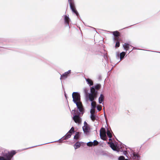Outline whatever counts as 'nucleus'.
<instances>
[{
    "label": "nucleus",
    "mask_w": 160,
    "mask_h": 160,
    "mask_svg": "<svg viewBox=\"0 0 160 160\" xmlns=\"http://www.w3.org/2000/svg\"><path fill=\"white\" fill-rule=\"evenodd\" d=\"M73 101L76 103L77 107L80 111L83 110V108L81 102H80V99L79 94L77 92H73L72 94Z\"/></svg>",
    "instance_id": "1"
},
{
    "label": "nucleus",
    "mask_w": 160,
    "mask_h": 160,
    "mask_svg": "<svg viewBox=\"0 0 160 160\" xmlns=\"http://www.w3.org/2000/svg\"><path fill=\"white\" fill-rule=\"evenodd\" d=\"M16 153L15 151H12L11 153H8L4 157H0V160H10L11 157Z\"/></svg>",
    "instance_id": "2"
},
{
    "label": "nucleus",
    "mask_w": 160,
    "mask_h": 160,
    "mask_svg": "<svg viewBox=\"0 0 160 160\" xmlns=\"http://www.w3.org/2000/svg\"><path fill=\"white\" fill-rule=\"evenodd\" d=\"M100 136L102 139L105 140L106 138V132L105 129L102 128L100 130Z\"/></svg>",
    "instance_id": "3"
},
{
    "label": "nucleus",
    "mask_w": 160,
    "mask_h": 160,
    "mask_svg": "<svg viewBox=\"0 0 160 160\" xmlns=\"http://www.w3.org/2000/svg\"><path fill=\"white\" fill-rule=\"evenodd\" d=\"M95 111H93V110H90L91 116L90 118L92 121H94L95 120H96L97 117L95 114Z\"/></svg>",
    "instance_id": "4"
},
{
    "label": "nucleus",
    "mask_w": 160,
    "mask_h": 160,
    "mask_svg": "<svg viewBox=\"0 0 160 160\" xmlns=\"http://www.w3.org/2000/svg\"><path fill=\"white\" fill-rule=\"evenodd\" d=\"M83 130L84 133H87L89 131V128L88 127V125L86 122H84V126H83Z\"/></svg>",
    "instance_id": "5"
},
{
    "label": "nucleus",
    "mask_w": 160,
    "mask_h": 160,
    "mask_svg": "<svg viewBox=\"0 0 160 160\" xmlns=\"http://www.w3.org/2000/svg\"><path fill=\"white\" fill-rule=\"evenodd\" d=\"M98 144V142L96 140H94L93 142H90L87 144L88 146L92 147L97 145Z\"/></svg>",
    "instance_id": "6"
},
{
    "label": "nucleus",
    "mask_w": 160,
    "mask_h": 160,
    "mask_svg": "<svg viewBox=\"0 0 160 160\" xmlns=\"http://www.w3.org/2000/svg\"><path fill=\"white\" fill-rule=\"evenodd\" d=\"M97 94H93L90 93L89 94V100L91 101H92L94 100L95 98H97Z\"/></svg>",
    "instance_id": "7"
},
{
    "label": "nucleus",
    "mask_w": 160,
    "mask_h": 160,
    "mask_svg": "<svg viewBox=\"0 0 160 160\" xmlns=\"http://www.w3.org/2000/svg\"><path fill=\"white\" fill-rule=\"evenodd\" d=\"M73 119L76 123H79L81 122V120L79 117L78 116H74Z\"/></svg>",
    "instance_id": "8"
},
{
    "label": "nucleus",
    "mask_w": 160,
    "mask_h": 160,
    "mask_svg": "<svg viewBox=\"0 0 160 160\" xmlns=\"http://www.w3.org/2000/svg\"><path fill=\"white\" fill-rule=\"evenodd\" d=\"M104 96L102 94H101L98 98V101L99 103H102L104 100Z\"/></svg>",
    "instance_id": "9"
},
{
    "label": "nucleus",
    "mask_w": 160,
    "mask_h": 160,
    "mask_svg": "<svg viewBox=\"0 0 160 160\" xmlns=\"http://www.w3.org/2000/svg\"><path fill=\"white\" fill-rule=\"evenodd\" d=\"M92 102L91 103V106H92V108L91 110H93V111H95V108H96V102L95 101H92Z\"/></svg>",
    "instance_id": "10"
},
{
    "label": "nucleus",
    "mask_w": 160,
    "mask_h": 160,
    "mask_svg": "<svg viewBox=\"0 0 160 160\" xmlns=\"http://www.w3.org/2000/svg\"><path fill=\"white\" fill-rule=\"evenodd\" d=\"M81 146V143L80 142H76L74 145V147L75 149L79 148Z\"/></svg>",
    "instance_id": "11"
},
{
    "label": "nucleus",
    "mask_w": 160,
    "mask_h": 160,
    "mask_svg": "<svg viewBox=\"0 0 160 160\" xmlns=\"http://www.w3.org/2000/svg\"><path fill=\"white\" fill-rule=\"evenodd\" d=\"M91 91V94H97L98 93V92L96 91H95L94 88L93 87H92L90 89Z\"/></svg>",
    "instance_id": "12"
},
{
    "label": "nucleus",
    "mask_w": 160,
    "mask_h": 160,
    "mask_svg": "<svg viewBox=\"0 0 160 160\" xmlns=\"http://www.w3.org/2000/svg\"><path fill=\"white\" fill-rule=\"evenodd\" d=\"M110 146L113 150L117 151V148L116 146L113 143H110Z\"/></svg>",
    "instance_id": "13"
},
{
    "label": "nucleus",
    "mask_w": 160,
    "mask_h": 160,
    "mask_svg": "<svg viewBox=\"0 0 160 160\" xmlns=\"http://www.w3.org/2000/svg\"><path fill=\"white\" fill-rule=\"evenodd\" d=\"M86 80L88 84H89L90 86L92 85L93 84V82L91 80L89 79H87Z\"/></svg>",
    "instance_id": "14"
},
{
    "label": "nucleus",
    "mask_w": 160,
    "mask_h": 160,
    "mask_svg": "<svg viewBox=\"0 0 160 160\" xmlns=\"http://www.w3.org/2000/svg\"><path fill=\"white\" fill-rule=\"evenodd\" d=\"M80 136V134L79 132H77L76 133L75 136L74 137V138L75 139L77 140L78 139Z\"/></svg>",
    "instance_id": "15"
},
{
    "label": "nucleus",
    "mask_w": 160,
    "mask_h": 160,
    "mask_svg": "<svg viewBox=\"0 0 160 160\" xmlns=\"http://www.w3.org/2000/svg\"><path fill=\"white\" fill-rule=\"evenodd\" d=\"M129 45L126 43L124 44L123 45L124 48L126 50H128L129 49Z\"/></svg>",
    "instance_id": "16"
},
{
    "label": "nucleus",
    "mask_w": 160,
    "mask_h": 160,
    "mask_svg": "<svg viewBox=\"0 0 160 160\" xmlns=\"http://www.w3.org/2000/svg\"><path fill=\"white\" fill-rule=\"evenodd\" d=\"M125 54L126 53L124 52H122L120 54V59L121 60L123 58Z\"/></svg>",
    "instance_id": "17"
},
{
    "label": "nucleus",
    "mask_w": 160,
    "mask_h": 160,
    "mask_svg": "<svg viewBox=\"0 0 160 160\" xmlns=\"http://www.w3.org/2000/svg\"><path fill=\"white\" fill-rule=\"evenodd\" d=\"M71 134H70L69 133H68L65 136V137L63 138V139H67L71 137Z\"/></svg>",
    "instance_id": "18"
},
{
    "label": "nucleus",
    "mask_w": 160,
    "mask_h": 160,
    "mask_svg": "<svg viewBox=\"0 0 160 160\" xmlns=\"http://www.w3.org/2000/svg\"><path fill=\"white\" fill-rule=\"evenodd\" d=\"M71 71L69 70L68 72H65L62 76H61V78H62L64 76H67V75Z\"/></svg>",
    "instance_id": "19"
},
{
    "label": "nucleus",
    "mask_w": 160,
    "mask_h": 160,
    "mask_svg": "<svg viewBox=\"0 0 160 160\" xmlns=\"http://www.w3.org/2000/svg\"><path fill=\"white\" fill-rule=\"evenodd\" d=\"M107 135L109 138H111L112 137V134L110 132L109 130H108L107 131Z\"/></svg>",
    "instance_id": "20"
},
{
    "label": "nucleus",
    "mask_w": 160,
    "mask_h": 160,
    "mask_svg": "<svg viewBox=\"0 0 160 160\" xmlns=\"http://www.w3.org/2000/svg\"><path fill=\"white\" fill-rule=\"evenodd\" d=\"M70 7H71V9H72V11L73 12H74L77 15H78V13H77V12L75 10L74 8L72 7V5L71 4H70Z\"/></svg>",
    "instance_id": "21"
},
{
    "label": "nucleus",
    "mask_w": 160,
    "mask_h": 160,
    "mask_svg": "<svg viewBox=\"0 0 160 160\" xmlns=\"http://www.w3.org/2000/svg\"><path fill=\"white\" fill-rule=\"evenodd\" d=\"M113 34L115 36H118L119 35V33L117 31H115L113 32Z\"/></svg>",
    "instance_id": "22"
},
{
    "label": "nucleus",
    "mask_w": 160,
    "mask_h": 160,
    "mask_svg": "<svg viewBox=\"0 0 160 160\" xmlns=\"http://www.w3.org/2000/svg\"><path fill=\"white\" fill-rule=\"evenodd\" d=\"M74 128L72 127L71 128V129L69 130V131L68 132V133H70L71 134H72V133L74 132Z\"/></svg>",
    "instance_id": "23"
},
{
    "label": "nucleus",
    "mask_w": 160,
    "mask_h": 160,
    "mask_svg": "<svg viewBox=\"0 0 160 160\" xmlns=\"http://www.w3.org/2000/svg\"><path fill=\"white\" fill-rule=\"evenodd\" d=\"M69 18L68 16H65V22L68 23L69 22Z\"/></svg>",
    "instance_id": "24"
},
{
    "label": "nucleus",
    "mask_w": 160,
    "mask_h": 160,
    "mask_svg": "<svg viewBox=\"0 0 160 160\" xmlns=\"http://www.w3.org/2000/svg\"><path fill=\"white\" fill-rule=\"evenodd\" d=\"M97 109L99 111H100L102 109V106L100 105H98L97 106Z\"/></svg>",
    "instance_id": "25"
},
{
    "label": "nucleus",
    "mask_w": 160,
    "mask_h": 160,
    "mask_svg": "<svg viewBox=\"0 0 160 160\" xmlns=\"http://www.w3.org/2000/svg\"><path fill=\"white\" fill-rule=\"evenodd\" d=\"M100 87V85L99 84H97L95 86V88L97 89H99Z\"/></svg>",
    "instance_id": "26"
},
{
    "label": "nucleus",
    "mask_w": 160,
    "mask_h": 160,
    "mask_svg": "<svg viewBox=\"0 0 160 160\" xmlns=\"http://www.w3.org/2000/svg\"><path fill=\"white\" fill-rule=\"evenodd\" d=\"M133 155L135 158H138V155L137 154L135 153H133Z\"/></svg>",
    "instance_id": "27"
},
{
    "label": "nucleus",
    "mask_w": 160,
    "mask_h": 160,
    "mask_svg": "<svg viewBox=\"0 0 160 160\" xmlns=\"http://www.w3.org/2000/svg\"><path fill=\"white\" fill-rule=\"evenodd\" d=\"M120 45V43L119 42H116V47H119Z\"/></svg>",
    "instance_id": "28"
}]
</instances>
